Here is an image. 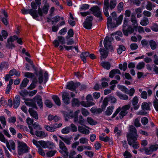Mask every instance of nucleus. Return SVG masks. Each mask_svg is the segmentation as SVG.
<instances>
[{
	"label": "nucleus",
	"mask_w": 158,
	"mask_h": 158,
	"mask_svg": "<svg viewBox=\"0 0 158 158\" xmlns=\"http://www.w3.org/2000/svg\"><path fill=\"white\" fill-rule=\"evenodd\" d=\"M129 131L127 134L128 143L134 148L138 149L139 147V144L137 141L138 137L137 131L134 126L131 125L130 127Z\"/></svg>",
	"instance_id": "nucleus-1"
},
{
	"label": "nucleus",
	"mask_w": 158,
	"mask_h": 158,
	"mask_svg": "<svg viewBox=\"0 0 158 158\" xmlns=\"http://www.w3.org/2000/svg\"><path fill=\"white\" fill-rule=\"evenodd\" d=\"M130 107L131 105L130 104L125 105L122 108L119 107L116 109L115 112L113 114L112 118H114L120 111H121L119 114V117L120 119H123V117L127 114V110H129Z\"/></svg>",
	"instance_id": "nucleus-2"
},
{
	"label": "nucleus",
	"mask_w": 158,
	"mask_h": 158,
	"mask_svg": "<svg viewBox=\"0 0 158 158\" xmlns=\"http://www.w3.org/2000/svg\"><path fill=\"white\" fill-rule=\"evenodd\" d=\"M104 6L103 10H109L110 8V10L114 9L117 5L116 0H104L103 3Z\"/></svg>",
	"instance_id": "nucleus-3"
},
{
	"label": "nucleus",
	"mask_w": 158,
	"mask_h": 158,
	"mask_svg": "<svg viewBox=\"0 0 158 158\" xmlns=\"http://www.w3.org/2000/svg\"><path fill=\"white\" fill-rule=\"evenodd\" d=\"M29 148L26 144L23 142H19L18 147V153L19 156L28 152Z\"/></svg>",
	"instance_id": "nucleus-4"
},
{
	"label": "nucleus",
	"mask_w": 158,
	"mask_h": 158,
	"mask_svg": "<svg viewBox=\"0 0 158 158\" xmlns=\"http://www.w3.org/2000/svg\"><path fill=\"white\" fill-rule=\"evenodd\" d=\"M21 13L24 15L29 14L34 19H35L38 16L42 15V10H21Z\"/></svg>",
	"instance_id": "nucleus-5"
},
{
	"label": "nucleus",
	"mask_w": 158,
	"mask_h": 158,
	"mask_svg": "<svg viewBox=\"0 0 158 158\" xmlns=\"http://www.w3.org/2000/svg\"><path fill=\"white\" fill-rule=\"evenodd\" d=\"M62 125L61 123H55L50 126L45 125L44 127L45 129L48 131L50 132H54L56 131L57 128H59Z\"/></svg>",
	"instance_id": "nucleus-6"
},
{
	"label": "nucleus",
	"mask_w": 158,
	"mask_h": 158,
	"mask_svg": "<svg viewBox=\"0 0 158 158\" xmlns=\"http://www.w3.org/2000/svg\"><path fill=\"white\" fill-rule=\"evenodd\" d=\"M39 82L40 84L44 82V83H45L48 79V75L47 72H45L43 75L42 74V72L41 70H40L39 72Z\"/></svg>",
	"instance_id": "nucleus-7"
},
{
	"label": "nucleus",
	"mask_w": 158,
	"mask_h": 158,
	"mask_svg": "<svg viewBox=\"0 0 158 158\" xmlns=\"http://www.w3.org/2000/svg\"><path fill=\"white\" fill-rule=\"evenodd\" d=\"M93 19V17L89 16L87 17L85 22L83 23L84 27L87 29H90L92 25V21Z\"/></svg>",
	"instance_id": "nucleus-8"
},
{
	"label": "nucleus",
	"mask_w": 158,
	"mask_h": 158,
	"mask_svg": "<svg viewBox=\"0 0 158 158\" xmlns=\"http://www.w3.org/2000/svg\"><path fill=\"white\" fill-rule=\"evenodd\" d=\"M113 39L112 37H109L106 36L104 40V44L105 48L107 49H112V46L111 45V42Z\"/></svg>",
	"instance_id": "nucleus-9"
},
{
	"label": "nucleus",
	"mask_w": 158,
	"mask_h": 158,
	"mask_svg": "<svg viewBox=\"0 0 158 158\" xmlns=\"http://www.w3.org/2000/svg\"><path fill=\"white\" fill-rule=\"evenodd\" d=\"M65 43L64 38L62 36H59L57 37V40H55L53 42V44L55 47H58L60 44H63Z\"/></svg>",
	"instance_id": "nucleus-10"
},
{
	"label": "nucleus",
	"mask_w": 158,
	"mask_h": 158,
	"mask_svg": "<svg viewBox=\"0 0 158 158\" xmlns=\"http://www.w3.org/2000/svg\"><path fill=\"white\" fill-rule=\"evenodd\" d=\"M80 85V84L79 82L74 83L73 81H71L67 83L66 88L71 91H74Z\"/></svg>",
	"instance_id": "nucleus-11"
},
{
	"label": "nucleus",
	"mask_w": 158,
	"mask_h": 158,
	"mask_svg": "<svg viewBox=\"0 0 158 158\" xmlns=\"http://www.w3.org/2000/svg\"><path fill=\"white\" fill-rule=\"evenodd\" d=\"M7 148L10 152L11 150H15V142L12 140H10L9 141H7V142L5 143Z\"/></svg>",
	"instance_id": "nucleus-12"
},
{
	"label": "nucleus",
	"mask_w": 158,
	"mask_h": 158,
	"mask_svg": "<svg viewBox=\"0 0 158 158\" xmlns=\"http://www.w3.org/2000/svg\"><path fill=\"white\" fill-rule=\"evenodd\" d=\"M26 121L30 130V133L32 135H34V130L33 128L32 127L33 123V119L30 118L28 117L27 118Z\"/></svg>",
	"instance_id": "nucleus-13"
},
{
	"label": "nucleus",
	"mask_w": 158,
	"mask_h": 158,
	"mask_svg": "<svg viewBox=\"0 0 158 158\" xmlns=\"http://www.w3.org/2000/svg\"><path fill=\"white\" fill-rule=\"evenodd\" d=\"M138 98L136 96L134 97L132 99L131 102L132 105L133 106V108L135 110L138 109L139 107V105L138 104Z\"/></svg>",
	"instance_id": "nucleus-14"
},
{
	"label": "nucleus",
	"mask_w": 158,
	"mask_h": 158,
	"mask_svg": "<svg viewBox=\"0 0 158 158\" xmlns=\"http://www.w3.org/2000/svg\"><path fill=\"white\" fill-rule=\"evenodd\" d=\"M62 98L63 102L66 104H68L70 102L69 94L67 92H64L62 94Z\"/></svg>",
	"instance_id": "nucleus-15"
},
{
	"label": "nucleus",
	"mask_w": 158,
	"mask_h": 158,
	"mask_svg": "<svg viewBox=\"0 0 158 158\" xmlns=\"http://www.w3.org/2000/svg\"><path fill=\"white\" fill-rule=\"evenodd\" d=\"M20 98L19 96L17 95L13 100V106L14 108H17L19 105Z\"/></svg>",
	"instance_id": "nucleus-16"
},
{
	"label": "nucleus",
	"mask_w": 158,
	"mask_h": 158,
	"mask_svg": "<svg viewBox=\"0 0 158 158\" xmlns=\"http://www.w3.org/2000/svg\"><path fill=\"white\" fill-rule=\"evenodd\" d=\"M55 147V145L53 142L49 141L45 142L44 141L43 148H48L49 149H52Z\"/></svg>",
	"instance_id": "nucleus-17"
},
{
	"label": "nucleus",
	"mask_w": 158,
	"mask_h": 158,
	"mask_svg": "<svg viewBox=\"0 0 158 158\" xmlns=\"http://www.w3.org/2000/svg\"><path fill=\"white\" fill-rule=\"evenodd\" d=\"M107 25L108 28H112L117 26L116 24L112 21V18L110 16L107 18Z\"/></svg>",
	"instance_id": "nucleus-18"
},
{
	"label": "nucleus",
	"mask_w": 158,
	"mask_h": 158,
	"mask_svg": "<svg viewBox=\"0 0 158 158\" xmlns=\"http://www.w3.org/2000/svg\"><path fill=\"white\" fill-rule=\"evenodd\" d=\"M28 111L30 115L33 118L36 120L38 119V115L37 112L36 111H35L32 108H30L29 109Z\"/></svg>",
	"instance_id": "nucleus-19"
},
{
	"label": "nucleus",
	"mask_w": 158,
	"mask_h": 158,
	"mask_svg": "<svg viewBox=\"0 0 158 158\" xmlns=\"http://www.w3.org/2000/svg\"><path fill=\"white\" fill-rule=\"evenodd\" d=\"M59 148L61 149L66 155H68L69 152L68 150L66 147L64 143L61 140L59 141Z\"/></svg>",
	"instance_id": "nucleus-20"
},
{
	"label": "nucleus",
	"mask_w": 158,
	"mask_h": 158,
	"mask_svg": "<svg viewBox=\"0 0 158 158\" xmlns=\"http://www.w3.org/2000/svg\"><path fill=\"white\" fill-rule=\"evenodd\" d=\"M78 130L80 132L84 134L88 135L89 133V130L82 126H79L78 127Z\"/></svg>",
	"instance_id": "nucleus-21"
},
{
	"label": "nucleus",
	"mask_w": 158,
	"mask_h": 158,
	"mask_svg": "<svg viewBox=\"0 0 158 158\" xmlns=\"http://www.w3.org/2000/svg\"><path fill=\"white\" fill-rule=\"evenodd\" d=\"M131 21L132 23V25L133 26L134 28L135 29L137 28L138 23L134 15H131Z\"/></svg>",
	"instance_id": "nucleus-22"
},
{
	"label": "nucleus",
	"mask_w": 158,
	"mask_h": 158,
	"mask_svg": "<svg viewBox=\"0 0 158 158\" xmlns=\"http://www.w3.org/2000/svg\"><path fill=\"white\" fill-rule=\"evenodd\" d=\"M89 53L88 52H83L80 55V57L84 63L86 62V58L89 56Z\"/></svg>",
	"instance_id": "nucleus-23"
},
{
	"label": "nucleus",
	"mask_w": 158,
	"mask_h": 158,
	"mask_svg": "<svg viewBox=\"0 0 158 158\" xmlns=\"http://www.w3.org/2000/svg\"><path fill=\"white\" fill-rule=\"evenodd\" d=\"M34 135H35L38 137H44L46 136V135L45 134L44 132L40 131H35L34 130Z\"/></svg>",
	"instance_id": "nucleus-24"
},
{
	"label": "nucleus",
	"mask_w": 158,
	"mask_h": 158,
	"mask_svg": "<svg viewBox=\"0 0 158 158\" xmlns=\"http://www.w3.org/2000/svg\"><path fill=\"white\" fill-rule=\"evenodd\" d=\"M157 5L155 3H152L151 2L148 1L147 2V5L146 9L147 10H152V9L153 7H155Z\"/></svg>",
	"instance_id": "nucleus-25"
},
{
	"label": "nucleus",
	"mask_w": 158,
	"mask_h": 158,
	"mask_svg": "<svg viewBox=\"0 0 158 158\" xmlns=\"http://www.w3.org/2000/svg\"><path fill=\"white\" fill-rule=\"evenodd\" d=\"M35 101L37 103L38 105L40 108L42 107L43 102L40 96H38L34 98Z\"/></svg>",
	"instance_id": "nucleus-26"
},
{
	"label": "nucleus",
	"mask_w": 158,
	"mask_h": 158,
	"mask_svg": "<svg viewBox=\"0 0 158 158\" xmlns=\"http://www.w3.org/2000/svg\"><path fill=\"white\" fill-rule=\"evenodd\" d=\"M93 15L97 18H98L99 20H102L101 12L100 10H92Z\"/></svg>",
	"instance_id": "nucleus-27"
},
{
	"label": "nucleus",
	"mask_w": 158,
	"mask_h": 158,
	"mask_svg": "<svg viewBox=\"0 0 158 158\" xmlns=\"http://www.w3.org/2000/svg\"><path fill=\"white\" fill-rule=\"evenodd\" d=\"M127 25V22L126 19H124L123 25V31L124 35L126 36L128 35L127 30H126V27Z\"/></svg>",
	"instance_id": "nucleus-28"
},
{
	"label": "nucleus",
	"mask_w": 158,
	"mask_h": 158,
	"mask_svg": "<svg viewBox=\"0 0 158 158\" xmlns=\"http://www.w3.org/2000/svg\"><path fill=\"white\" fill-rule=\"evenodd\" d=\"M117 74H121L120 71L117 69H114L110 72L109 76L110 77L112 78Z\"/></svg>",
	"instance_id": "nucleus-29"
},
{
	"label": "nucleus",
	"mask_w": 158,
	"mask_h": 158,
	"mask_svg": "<svg viewBox=\"0 0 158 158\" xmlns=\"http://www.w3.org/2000/svg\"><path fill=\"white\" fill-rule=\"evenodd\" d=\"M43 140L37 141L35 139L32 140V143L37 147L39 148L41 146L43 148Z\"/></svg>",
	"instance_id": "nucleus-30"
},
{
	"label": "nucleus",
	"mask_w": 158,
	"mask_h": 158,
	"mask_svg": "<svg viewBox=\"0 0 158 158\" xmlns=\"http://www.w3.org/2000/svg\"><path fill=\"white\" fill-rule=\"evenodd\" d=\"M116 94L121 99L127 100L128 98V96L126 94H121L118 92H116Z\"/></svg>",
	"instance_id": "nucleus-31"
},
{
	"label": "nucleus",
	"mask_w": 158,
	"mask_h": 158,
	"mask_svg": "<svg viewBox=\"0 0 158 158\" xmlns=\"http://www.w3.org/2000/svg\"><path fill=\"white\" fill-rule=\"evenodd\" d=\"M80 104L83 106L86 107L93 106L95 104L94 102H88L87 101L86 102L82 101L80 102Z\"/></svg>",
	"instance_id": "nucleus-32"
},
{
	"label": "nucleus",
	"mask_w": 158,
	"mask_h": 158,
	"mask_svg": "<svg viewBox=\"0 0 158 158\" xmlns=\"http://www.w3.org/2000/svg\"><path fill=\"white\" fill-rule=\"evenodd\" d=\"M38 81L37 78H34L32 80V82L30 86L28 87V89H32L34 88L37 83Z\"/></svg>",
	"instance_id": "nucleus-33"
},
{
	"label": "nucleus",
	"mask_w": 158,
	"mask_h": 158,
	"mask_svg": "<svg viewBox=\"0 0 158 158\" xmlns=\"http://www.w3.org/2000/svg\"><path fill=\"white\" fill-rule=\"evenodd\" d=\"M29 80L27 78H24L23 81L21 84L20 86V89H23L24 87H25L29 82Z\"/></svg>",
	"instance_id": "nucleus-34"
},
{
	"label": "nucleus",
	"mask_w": 158,
	"mask_h": 158,
	"mask_svg": "<svg viewBox=\"0 0 158 158\" xmlns=\"http://www.w3.org/2000/svg\"><path fill=\"white\" fill-rule=\"evenodd\" d=\"M141 108L142 109L144 110H149L150 109L149 104L147 102L142 103Z\"/></svg>",
	"instance_id": "nucleus-35"
},
{
	"label": "nucleus",
	"mask_w": 158,
	"mask_h": 158,
	"mask_svg": "<svg viewBox=\"0 0 158 158\" xmlns=\"http://www.w3.org/2000/svg\"><path fill=\"white\" fill-rule=\"evenodd\" d=\"M102 57L103 58L106 57L108 55V52L106 50L103 48H100L99 50Z\"/></svg>",
	"instance_id": "nucleus-36"
},
{
	"label": "nucleus",
	"mask_w": 158,
	"mask_h": 158,
	"mask_svg": "<svg viewBox=\"0 0 158 158\" xmlns=\"http://www.w3.org/2000/svg\"><path fill=\"white\" fill-rule=\"evenodd\" d=\"M72 104L73 106H79L80 105V102L76 98H74L72 101Z\"/></svg>",
	"instance_id": "nucleus-37"
},
{
	"label": "nucleus",
	"mask_w": 158,
	"mask_h": 158,
	"mask_svg": "<svg viewBox=\"0 0 158 158\" xmlns=\"http://www.w3.org/2000/svg\"><path fill=\"white\" fill-rule=\"evenodd\" d=\"M108 101L111 103H114L117 102V99L115 97L111 95L108 96L107 97Z\"/></svg>",
	"instance_id": "nucleus-38"
},
{
	"label": "nucleus",
	"mask_w": 158,
	"mask_h": 158,
	"mask_svg": "<svg viewBox=\"0 0 158 158\" xmlns=\"http://www.w3.org/2000/svg\"><path fill=\"white\" fill-rule=\"evenodd\" d=\"M90 111L93 113L99 114L102 112V110L101 108H97L94 107H93L91 108Z\"/></svg>",
	"instance_id": "nucleus-39"
},
{
	"label": "nucleus",
	"mask_w": 158,
	"mask_h": 158,
	"mask_svg": "<svg viewBox=\"0 0 158 158\" xmlns=\"http://www.w3.org/2000/svg\"><path fill=\"white\" fill-rule=\"evenodd\" d=\"M149 44L151 48L154 50L157 48V44L156 42L153 40H151L149 42Z\"/></svg>",
	"instance_id": "nucleus-40"
},
{
	"label": "nucleus",
	"mask_w": 158,
	"mask_h": 158,
	"mask_svg": "<svg viewBox=\"0 0 158 158\" xmlns=\"http://www.w3.org/2000/svg\"><path fill=\"white\" fill-rule=\"evenodd\" d=\"M101 65L103 67L107 70L109 69L111 66L110 64L108 62H103L101 64Z\"/></svg>",
	"instance_id": "nucleus-41"
},
{
	"label": "nucleus",
	"mask_w": 158,
	"mask_h": 158,
	"mask_svg": "<svg viewBox=\"0 0 158 158\" xmlns=\"http://www.w3.org/2000/svg\"><path fill=\"white\" fill-rule=\"evenodd\" d=\"M38 9L37 10H49L50 8L49 4L46 1L45 3L43 6V9L40 8V7H38Z\"/></svg>",
	"instance_id": "nucleus-42"
},
{
	"label": "nucleus",
	"mask_w": 158,
	"mask_h": 158,
	"mask_svg": "<svg viewBox=\"0 0 158 158\" xmlns=\"http://www.w3.org/2000/svg\"><path fill=\"white\" fill-rule=\"evenodd\" d=\"M113 109L114 107L113 106L108 107L105 112L106 114L108 116L110 115L113 112Z\"/></svg>",
	"instance_id": "nucleus-43"
},
{
	"label": "nucleus",
	"mask_w": 158,
	"mask_h": 158,
	"mask_svg": "<svg viewBox=\"0 0 158 158\" xmlns=\"http://www.w3.org/2000/svg\"><path fill=\"white\" fill-rule=\"evenodd\" d=\"M56 104L59 106L60 105V102L59 98L56 96H53L52 98Z\"/></svg>",
	"instance_id": "nucleus-44"
},
{
	"label": "nucleus",
	"mask_w": 158,
	"mask_h": 158,
	"mask_svg": "<svg viewBox=\"0 0 158 158\" xmlns=\"http://www.w3.org/2000/svg\"><path fill=\"white\" fill-rule=\"evenodd\" d=\"M24 76L28 78L32 79L33 80L34 78H36L33 73L30 72L25 73H24Z\"/></svg>",
	"instance_id": "nucleus-45"
},
{
	"label": "nucleus",
	"mask_w": 158,
	"mask_h": 158,
	"mask_svg": "<svg viewBox=\"0 0 158 158\" xmlns=\"http://www.w3.org/2000/svg\"><path fill=\"white\" fill-rule=\"evenodd\" d=\"M59 137L66 144L68 145L70 144L71 139L70 138L64 137L61 136H60Z\"/></svg>",
	"instance_id": "nucleus-46"
},
{
	"label": "nucleus",
	"mask_w": 158,
	"mask_h": 158,
	"mask_svg": "<svg viewBox=\"0 0 158 158\" xmlns=\"http://www.w3.org/2000/svg\"><path fill=\"white\" fill-rule=\"evenodd\" d=\"M80 112V110H77L75 111L73 114L72 116V117L74 118V122H76L78 120V113Z\"/></svg>",
	"instance_id": "nucleus-47"
},
{
	"label": "nucleus",
	"mask_w": 158,
	"mask_h": 158,
	"mask_svg": "<svg viewBox=\"0 0 158 158\" xmlns=\"http://www.w3.org/2000/svg\"><path fill=\"white\" fill-rule=\"evenodd\" d=\"M31 6L32 8V9H28V10H36L37 9V4L36 3L34 2H32L31 3ZM21 10H27V9H22Z\"/></svg>",
	"instance_id": "nucleus-48"
},
{
	"label": "nucleus",
	"mask_w": 158,
	"mask_h": 158,
	"mask_svg": "<svg viewBox=\"0 0 158 158\" xmlns=\"http://www.w3.org/2000/svg\"><path fill=\"white\" fill-rule=\"evenodd\" d=\"M90 5L87 4H82L80 7V10H87L89 9Z\"/></svg>",
	"instance_id": "nucleus-49"
},
{
	"label": "nucleus",
	"mask_w": 158,
	"mask_h": 158,
	"mask_svg": "<svg viewBox=\"0 0 158 158\" xmlns=\"http://www.w3.org/2000/svg\"><path fill=\"white\" fill-rule=\"evenodd\" d=\"M87 120L88 123L91 125H95L97 123V122L94 121L91 117H88Z\"/></svg>",
	"instance_id": "nucleus-50"
},
{
	"label": "nucleus",
	"mask_w": 158,
	"mask_h": 158,
	"mask_svg": "<svg viewBox=\"0 0 158 158\" xmlns=\"http://www.w3.org/2000/svg\"><path fill=\"white\" fill-rule=\"evenodd\" d=\"M148 18H145L141 21L140 24L143 26H146L148 24Z\"/></svg>",
	"instance_id": "nucleus-51"
},
{
	"label": "nucleus",
	"mask_w": 158,
	"mask_h": 158,
	"mask_svg": "<svg viewBox=\"0 0 158 158\" xmlns=\"http://www.w3.org/2000/svg\"><path fill=\"white\" fill-rule=\"evenodd\" d=\"M70 131V127H67L61 130V132L64 134H67L69 133Z\"/></svg>",
	"instance_id": "nucleus-52"
},
{
	"label": "nucleus",
	"mask_w": 158,
	"mask_h": 158,
	"mask_svg": "<svg viewBox=\"0 0 158 158\" xmlns=\"http://www.w3.org/2000/svg\"><path fill=\"white\" fill-rule=\"evenodd\" d=\"M56 152V150L49 151L46 153V155L47 157H51L54 156Z\"/></svg>",
	"instance_id": "nucleus-53"
},
{
	"label": "nucleus",
	"mask_w": 158,
	"mask_h": 158,
	"mask_svg": "<svg viewBox=\"0 0 158 158\" xmlns=\"http://www.w3.org/2000/svg\"><path fill=\"white\" fill-rule=\"evenodd\" d=\"M145 63L144 62H142L139 63L137 65L136 68L138 70L141 69L144 67Z\"/></svg>",
	"instance_id": "nucleus-54"
},
{
	"label": "nucleus",
	"mask_w": 158,
	"mask_h": 158,
	"mask_svg": "<svg viewBox=\"0 0 158 158\" xmlns=\"http://www.w3.org/2000/svg\"><path fill=\"white\" fill-rule=\"evenodd\" d=\"M18 39V37L16 35L11 36L8 39L7 43L10 44V43Z\"/></svg>",
	"instance_id": "nucleus-55"
},
{
	"label": "nucleus",
	"mask_w": 158,
	"mask_h": 158,
	"mask_svg": "<svg viewBox=\"0 0 158 158\" xmlns=\"http://www.w3.org/2000/svg\"><path fill=\"white\" fill-rule=\"evenodd\" d=\"M126 49L125 47L123 45H120L119 48L117 49V52L118 54H120L123 51H124Z\"/></svg>",
	"instance_id": "nucleus-56"
},
{
	"label": "nucleus",
	"mask_w": 158,
	"mask_h": 158,
	"mask_svg": "<svg viewBox=\"0 0 158 158\" xmlns=\"http://www.w3.org/2000/svg\"><path fill=\"white\" fill-rule=\"evenodd\" d=\"M32 126L33 127V129L35 130H40L42 129L40 126L37 123H35L33 124ZM34 130V129H33Z\"/></svg>",
	"instance_id": "nucleus-57"
},
{
	"label": "nucleus",
	"mask_w": 158,
	"mask_h": 158,
	"mask_svg": "<svg viewBox=\"0 0 158 158\" xmlns=\"http://www.w3.org/2000/svg\"><path fill=\"white\" fill-rule=\"evenodd\" d=\"M99 139L105 142H107L109 141L110 139L109 137L106 136L105 137H103L102 135H100L99 136Z\"/></svg>",
	"instance_id": "nucleus-58"
},
{
	"label": "nucleus",
	"mask_w": 158,
	"mask_h": 158,
	"mask_svg": "<svg viewBox=\"0 0 158 158\" xmlns=\"http://www.w3.org/2000/svg\"><path fill=\"white\" fill-rule=\"evenodd\" d=\"M70 127V129H71V131L73 132H76L77 131V126L73 123H72L69 126Z\"/></svg>",
	"instance_id": "nucleus-59"
},
{
	"label": "nucleus",
	"mask_w": 158,
	"mask_h": 158,
	"mask_svg": "<svg viewBox=\"0 0 158 158\" xmlns=\"http://www.w3.org/2000/svg\"><path fill=\"white\" fill-rule=\"evenodd\" d=\"M75 123H79L80 124L83 125L84 123V119L81 115H80L79 118H78V120Z\"/></svg>",
	"instance_id": "nucleus-60"
},
{
	"label": "nucleus",
	"mask_w": 158,
	"mask_h": 158,
	"mask_svg": "<svg viewBox=\"0 0 158 158\" xmlns=\"http://www.w3.org/2000/svg\"><path fill=\"white\" fill-rule=\"evenodd\" d=\"M79 141L81 144H86L88 143V139L84 137H82L79 139Z\"/></svg>",
	"instance_id": "nucleus-61"
},
{
	"label": "nucleus",
	"mask_w": 158,
	"mask_h": 158,
	"mask_svg": "<svg viewBox=\"0 0 158 158\" xmlns=\"http://www.w3.org/2000/svg\"><path fill=\"white\" fill-rule=\"evenodd\" d=\"M118 88L123 92L125 93L126 94L127 93L128 89L124 86L120 85L118 86Z\"/></svg>",
	"instance_id": "nucleus-62"
},
{
	"label": "nucleus",
	"mask_w": 158,
	"mask_h": 158,
	"mask_svg": "<svg viewBox=\"0 0 158 158\" xmlns=\"http://www.w3.org/2000/svg\"><path fill=\"white\" fill-rule=\"evenodd\" d=\"M81 113L84 116H87L89 114V111L84 108H82L81 109Z\"/></svg>",
	"instance_id": "nucleus-63"
},
{
	"label": "nucleus",
	"mask_w": 158,
	"mask_h": 158,
	"mask_svg": "<svg viewBox=\"0 0 158 158\" xmlns=\"http://www.w3.org/2000/svg\"><path fill=\"white\" fill-rule=\"evenodd\" d=\"M135 91V89L133 88H131L129 90L128 89L127 93L126 94H128L130 96H132L134 94Z\"/></svg>",
	"instance_id": "nucleus-64"
}]
</instances>
